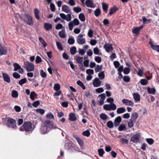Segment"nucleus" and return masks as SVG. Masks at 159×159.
Instances as JSON below:
<instances>
[{
	"mask_svg": "<svg viewBox=\"0 0 159 159\" xmlns=\"http://www.w3.org/2000/svg\"><path fill=\"white\" fill-rule=\"evenodd\" d=\"M59 36L62 38H64L66 37V35L65 34L64 30H62L59 31Z\"/></svg>",
	"mask_w": 159,
	"mask_h": 159,
	"instance_id": "obj_41",
	"label": "nucleus"
},
{
	"mask_svg": "<svg viewBox=\"0 0 159 159\" xmlns=\"http://www.w3.org/2000/svg\"><path fill=\"white\" fill-rule=\"evenodd\" d=\"M98 77L100 80H103L105 78V74L103 71L99 72L98 74Z\"/></svg>",
	"mask_w": 159,
	"mask_h": 159,
	"instance_id": "obj_36",
	"label": "nucleus"
},
{
	"mask_svg": "<svg viewBox=\"0 0 159 159\" xmlns=\"http://www.w3.org/2000/svg\"><path fill=\"white\" fill-rule=\"evenodd\" d=\"M36 96V93L34 91L32 92L30 94V98L32 100H34L35 99V97Z\"/></svg>",
	"mask_w": 159,
	"mask_h": 159,
	"instance_id": "obj_33",
	"label": "nucleus"
},
{
	"mask_svg": "<svg viewBox=\"0 0 159 159\" xmlns=\"http://www.w3.org/2000/svg\"><path fill=\"white\" fill-rule=\"evenodd\" d=\"M93 85L94 87H97L101 85V82L99 78H96L93 80Z\"/></svg>",
	"mask_w": 159,
	"mask_h": 159,
	"instance_id": "obj_12",
	"label": "nucleus"
},
{
	"mask_svg": "<svg viewBox=\"0 0 159 159\" xmlns=\"http://www.w3.org/2000/svg\"><path fill=\"white\" fill-rule=\"evenodd\" d=\"M98 154L100 157H103L105 152L102 148L99 149L98 150Z\"/></svg>",
	"mask_w": 159,
	"mask_h": 159,
	"instance_id": "obj_39",
	"label": "nucleus"
},
{
	"mask_svg": "<svg viewBox=\"0 0 159 159\" xmlns=\"http://www.w3.org/2000/svg\"><path fill=\"white\" fill-rule=\"evenodd\" d=\"M7 50L5 47H2L0 44V56L3 55H5L7 53Z\"/></svg>",
	"mask_w": 159,
	"mask_h": 159,
	"instance_id": "obj_18",
	"label": "nucleus"
},
{
	"mask_svg": "<svg viewBox=\"0 0 159 159\" xmlns=\"http://www.w3.org/2000/svg\"><path fill=\"white\" fill-rule=\"evenodd\" d=\"M118 129L120 131H126L127 129L126 128V125L124 124H121L119 126Z\"/></svg>",
	"mask_w": 159,
	"mask_h": 159,
	"instance_id": "obj_25",
	"label": "nucleus"
},
{
	"mask_svg": "<svg viewBox=\"0 0 159 159\" xmlns=\"http://www.w3.org/2000/svg\"><path fill=\"white\" fill-rule=\"evenodd\" d=\"M125 111V109L122 107L118 108L116 110L117 113L119 114L122 113Z\"/></svg>",
	"mask_w": 159,
	"mask_h": 159,
	"instance_id": "obj_28",
	"label": "nucleus"
},
{
	"mask_svg": "<svg viewBox=\"0 0 159 159\" xmlns=\"http://www.w3.org/2000/svg\"><path fill=\"white\" fill-rule=\"evenodd\" d=\"M147 91L149 93L152 94H154L156 92V90L154 88H147Z\"/></svg>",
	"mask_w": 159,
	"mask_h": 159,
	"instance_id": "obj_30",
	"label": "nucleus"
},
{
	"mask_svg": "<svg viewBox=\"0 0 159 159\" xmlns=\"http://www.w3.org/2000/svg\"><path fill=\"white\" fill-rule=\"evenodd\" d=\"M40 75L43 78H45L47 76L46 73L42 70H41L40 71Z\"/></svg>",
	"mask_w": 159,
	"mask_h": 159,
	"instance_id": "obj_51",
	"label": "nucleus"
},
{
	"mask_svg": "<svg viewBox=\"0 0 159 159\" xmlns=\"http://www.w3.org/2000/svg\"><path fill=\"white\" fill-rule=\"evenodd\" d=\"M100 117L102 120H106L107 116L105 114L102 113L100 115Z\"/></svg>",
	"mask_w": 159,
	"mask_h": 159,
	"instance_id": "obj_59",
	"label": "nucleus"
},
{
	"mask_svg": "<svg viewBox=\"0 0 159 159\" xmlns=\"http://www.w3.org/2000/svg\"><path fill=\"white\" fill-rule=\"evenodd\" d=\"M82 134L84 136L88 137L90 135V133L89 131L87 130L83 132L82 133Z\"/></svg>",
	"mask_w": 159,
	"mask_h": 159,
	"instance_id": "obj_56",
	"label": "nucleus"
},
{
	"mask_svg": "<svg viewBox=\"0 0 159 159\" xmlns=\"http://www.w3.org/2000/svg\"><path fill=\"white\" fill-rule=\"evenodd\" d=\"M103 108L107 111L115 110L116 109V105L113 103H111L109 104H105L103 106Z\"/></svg>",
	"mask_w": 159,
	"mask_h": 159,
	"instance_id": "obj_5",
	"label": "nucleus"
},
{
	"mask_svg": "<svg viewBox=\"0 0 159 159\" xmlns=\"http://www.w3.org/2000/svg\"><path fill=\"white\" fill-rule=\"evenodd\" d=\"M20 129L21 131H23L24 129L27 132L31 131L33 129H32L31 122H25L23 125V127H21Z\"/></svg>",
	"mask_w": 159,
	"mask_h": 159,
	"instance_id": "obj_3",
	"label": "nucleus"
},
{
	"mask_svg": "<svg viewBox=\"0 0 159 159\" xmlns=\"http://www.w3.org/2000/svg\"><path fill=\"white\" fill-rule=\"evenodd\" d=\"M61 9L62 11L67 13H70L71 11L70 7L66 5H63Z\"/></svg>",
	"mask_w": 159,
	"mask_h": 159,
	"instance_id": "obj_13",
	"label": "nucleus"
},
{
	"mask_svg": "<svg viewBox=\"0 0 159 159\" xmlns=\"http://www.w3.org/2000/svg\"><path fill=\"white\" fill-rule=\"evenodd\" d=\"M83 35L81 34H79L77 37L76 41L77 43L80 45H82L86 43L85 39L83 38Z\"/></svg>",
	"mask_w": 159,
	"mask_h": 159,
	"instance_id": "obj_9",
	"label": "nucleus"
},
{
	"mask_svg": "<svg viewBox=\"0 0 159 159\" xmlns=\"http://www.w3.org/2000/svg\"><path fill=\"white\" fill-rule=\"evenodd\" d=\"M102 7L103 8V9L104 12L105 13H107V10L108 9V6L105 3L102 2Z\"/></svg>",
	"mask_w": 159,
	"mask_h": 159,
	"instance_id": "obj_31",
	"label": "nucleus"
},
{
	"mask_svg": "<svg viewBox=\"0 0 159 159\" xmlns=\"http://www.w3.org/2000/svg\"><path fill=\"white\" fill-rule=\"evenodd\" d=\"M143 69H139L137 72V74L140 77H142L143 75Z\"/></svg>",
	"mask_w": 159,
	"mask_h": 159,
	"instance_id": "obj_63",
	"label": "nucleus"
},
{
	"mask_svg": "<svg viewBox=\"0 0 159 159\" xmlns=\"http://www.w3.org/2000/svg\"><path fill=\"white\" fill-rule=\"evenodd\" d=\"M122 102L124 104L127 106L132 107L134 105V103L132 100H130L127 99H123Z\"/></svg>",
	"mask_w": 159,
	"mask_h": 159,
	"instance_id": "obj_10",
	"label": "nucleus"
},
{
	"mask_svg": "<svg viewBox=\"0 0 159 159\" xmlns=\"http://www.w3.org/2000/svg\"><path fill=\"white\" fill-rule=\"evenodd\" d=\"M133 96L135 102H137L140 101V95L138 93H134Z\"/></svg>",
	"mask_w": 159,
	"mask_h": 159,
	"instance_id": "obj_22",
	"label": "nucleus"
},
{
	"mask_svg": "<svg viewBox=\"0 0 159 159\" xmlns=\"http://www.w3.org/2000/svg\"><path fill=\"white\" fill-rule=\"evenodd\" d=\"M99 97H101L100 100H104L106 98V95L104 93L99 95L98 96Z\"/></svg>",
	"mask_w": 159,
	"mask_h": 159,
	"instance_id": "obj_60",
	"label": "nucleus"
},
{
	"mask_svg": "<svg viewBox=\"0 0 159 159\" xmlns=\"http://www.w3.org/2000/svg\"><path fill=\"white\" fill-rule=\"evenodd\" d=\"M143 25H141L139 27L134 28L132 29V32L133 34L138 35L139 31L143 29Z\"/></svg>",
	"mask_w": 159,
	"mask_h": 159,
	"instance_id": "obj_14",
	"label": "nucleus"
},
{
	"mask_svg": "<svg viewBox=\"0 0 159 159\" xmlns=\"http://www.w3.org/2000/svg\"><path fill=\"white\" fill-rule=\"evenodd\" d=\"M60 16L62 19L66 20L67 21H70L71 19V15L70 14L66 15L64 13H61L60 14Z\"/></svg>",
	"mask_w": 159,
	"mask_h": 159,
	"instance_id": "obj_11",
	"label": "nucleus"
},
{
	"mask_svg": "<svg viewBox=\"0 0 159 159\" xmlns=\"http://www.w3.org/2000/svg\"><path fill=\"white\" fill-rule=\"evenodd\" d=\"M13 66L14 67V70L15 71H17L19 69H20L21 67V66L16 63H14Z\"/></svg>",
	"mask_w": 159,
	"mask_h": 159,
	"instance_id": "obj_35",
	"label": "nucleus"
},
{
	"mask_svg": "<svg viewBox=\"0 0 159 159\" xmlns=\"http://www.w3.org/2000/svg\"><path fill=\"white\" fill-rule=\"evenodd\" d=\"M104 48L105 49L106 52H109L113 50V48L112 44H106L104 45Z\"/></svg>",
	"mask_w": 159,
	"mask_h": 159,
	"instance_id": "obj_15",
	"label": "nucleus"
},
{
	"mask_svg": "<svg viewBox=\"0 0 159 159\" xmlns=\"http://www.w3.org/2000/svg\"><path fill=\"white\" fill-rule=\"evenodd\" d=\"M27 81V79L25 78H23L20 80L19 82V84L20 85H22V84L25 83Z\"/></svg>",
	"mask_w": 159,
	"mask_h": 159,
	"instance_id": "obj_49",
	"label": "nucleus"
},
{
	"mask_svg": "<svg viewBox=\"0 0 159 159\" xmlns=\"http://www.w3.org/2000/svg\"><path fill=\"white\" fill-rule=\"evenodd\" d=\"M80 22L79 20L76 18L74 19L73 20L70 22L68 24L69 30L70 31L72 30L74 26L78 25L79 24Z\"/></svg>",
	"mask_w": 159,
	"mask_h": 159,
	"instance_id": "obj_4",
	"label": "nucleus"
},
{
	"mask_svg": "<svg viewBox=\"0 0 159 159\" xmlns=\"http://www.w3.org/2000/svg\"><path fill=\"white\" fill-rule=\"evenodd\" d=\"M25 65L27 71H33L34 70V65L33 63L27 61L25 63Z\"/></svg>",
	"mask_w": 159,
	"mask_h": 159,
	"instance_id": "obj_8",
	"label": "nucleus"
},
{
	"mask_svg": "<svg viewBox=\"0 0 159 159\" xmlns=\"http://www.w3.org/2000/svg\"><path fill=\"white\" fill-rule=\"evenodd\" d=\"M11 96L14 98H16L18 96L17 91L16 90H13L11 93Z\"/></svg>",
	"mask_w": 159,
	"mask_h": 159,
	"instance_id": "obj_34",
	"label": "nucleus"
},
{
	"mask_svg": "<svg viewBox=\"0 0 159 159\" xmlns=\"http://www.w3.org/2000/svg\"><path fill=\"white\" fill-rule=\"evenodd\" d=\"M39 40L43 44L44 47H46L47 46L46 43H45L44 39L42 37H39Z\"/></svg>",
	"mask_w": 159,
	"mask_h": 159,
	"instance_id": "obj_58",
	"label": "nucleus"
},
{
	"mask_svg": "<svg viewBox=\"0 0 159 159\" xmlns=\"http://www.w3.org/2000/svg\"><path fill=\"white\" fill-rule=\"evenodd\" d=\"M78 52L80 54L83 56L84 54L86 52V50L83 49H79Z\"/></svg>",
	"mask_w": 159,
	"mask_h": 159,
	"instance_id": "obj_57",
	"label": "nucleus"
},
{
	"mask_svg": "<svg viewBox=\"0 0 159 159\" xmlns=\"http://www.w3.org/2000/svg\"><path fill=\"white\" fill-rule=\"evenodd\" d=\"M2 76L4 81L5 82L8 83H9L10 82L11 80L8 75L5 73H3Z\"/></svg>",
	"mask_w": 159,
	"mask_h": 159,
	"instance_id": "obj_21",
	"label": "nucleus"
},
{
	"mask_svg": "<svg viewBox=\"0 0 159 159\" xmlns=\"http://www.w3.org/2000/svg\"><path fill=\"white\" fill-rule=\"evenodd\" d=\"M73 137L77 140L78 143L80 146L81 147L82 146L83 144V140L77 135H73Z\"/></svg>",
	"mask_w": 159,
	"mask_h": 159,
	"instance_id": "obj_20",
	"label": "nucleus"
},
{
	"mask_svg": "<svg viewBox=\"0 0 159 159\" xmlns=\"http://www.w3.org/2000/svg\"><path fill=\"white\" fill-rule=\"evenodd\" d=\"M93 52L96 55H100V50L98 47H96L93 49Z\"/></svg>",
	"mask_w": 159,
	"mask_h": 159,
	"instance_id": "obj_53",
	"label": "nucleus"
},
{
	"mask_svg": "<svg viewBox=\"0 0 159 159\" xmlns=\"http://www.w3.org/2000/svg\"><path fill=\"white\" fill-rule=\"evenodd\" d=\"M73 10L76 13H79L81 11V8L80 7H75L73 8Z\"/></svg>",
	"mask_w": 159,
	"mask_h": 159,
	"instance_id": "obj_52",
	"label": "nucleus"
},
{
	"mask_svg": "<svg viewBox=\"0 0 159 159\" xmlns=\"http://www.w3.org/2000/svg\"><path fill=\"white\" fill-rule=\"evenodd\" d=\"M149 44L150 45L151 48L156 51L159 52V45H155L153 43L152 41H150L149 42Z\"/></svg>",
	"mask_w": 159,
	"mask_h": 159,
	"instance_id": "obj_16",
	"label": "nucleus"
},
{
	"mask_svg": "<svg viewBox=\"0 0 159 159\" xmlns=\"http://www.w3.org/2000/svg\"><path fill=\"white\" fill-rule=\"evenodd\" d=\"M107 125L108 128H111L113 127V124L111 121H109L107 122Z\"/></svg>",
	"mask_w": 159,
	"mask_h": 159,
	"instance_id": "obj_55",
	"label": "nucleus"
},
{
	"mask_svg": "<svg viewBox=\"0 0 159 159\" xmlns=\"http://www.w3.org/2000/svg\"><path fill=\"white\" fill-rule=\"evenodd\" d=\"M140 135L139 133H137L134 134L130 139V141L134 143H139L140 141Z\"/></svg>",
	"mask_w": 159,
	"mask_h": 159,
	"instance_id": "obj_6",
	"label": "nucleus"
},
{
	"mask_svg": "<svg viewBox=\"0 0 159 159\" xmlns=\"http://www.w3.org/2000/svg\"><path fill=\"white\" fill-rule=\"evenodd\" d=\"M46 117L48 119H54L53 115L51 113H49L46 115Z\"/></svg>",
	"mask_w": 159,
	"mask_h": 159,
	"instance_id": "obj_44",
	"label": "nucleus"
},
{
	"mask_svg": "<svg viewBox=\"0 0 159 159\" xmlns=\"http://www.w3.org/2000/svg\"><path fill=\"white\" fill-rule=\"evenodd\" d=\"M146 140L147 142L150 145L152 144L154 142L153 140L151 138H147Z\"/></svg>",
	"mask_w": 159,
	"mask_h": 159,
	"instance_id": "obj_54",
	"label": "nucleus"
},
{
	"mask_svg": "<svg viewBox=\"0 0 159 159\" xmlns=\"http://www.w3.org/2000/svg\"><path fill=\"white\" fill-rule=\"evenodd\" d=\"M20 18L25 23L30 25H33L34 21L32 17L28 13L19 15Z\"/></svg>",
	"mask_w": 159,
	"mask_h": 159,
	"instance_id": "obj_2",
	"label": "nucleus"
},
{
	"mask_svg": "<svg viewBox=\"0 0 159 159\" xmlns=\"http://www.w3.org/2000/svg\"><path fill=\"white\" fill-rule=\"evenodd\" d=\"M87 74L89 75H92L93 74V70L91 69H88L86 70V71Z\"/></svg>",
	"mask_w": 159,
	"mask_h": 159,
	"instance_id": "obj_61",
	"label": "nucleus"
},
{
	"mask_svg": "<svg viewBox=\"0 0 159 159\" xmlns=\"http://www.w3.org/2000/svg\"><path fill=\"white\" fill-rule=\"evenodd\" d=\"M102 65L99 66L98 65L96 66L95 69V70L96 72H98L102 70Z\"/></svg>",
	"mask_w": 159,
	"mask_h": 159,
	"instance_id": "obj_45",
	"label": "nucleus"
},
{
	"mask_svg": "<svg viewBox=\"0 0 159 159\" xmlns=\"http://www.w3.org/2000/svg\"><path fill=\"white\" fill-rule=\"evenodd\" d=\"M57 127L54 125L52 122L49 120H45L44 123V125L41 128L40 131L42 134H45L48 132L51 129H56Z\"/></svg>",
	"mask_w": 159,
	"mask_h": 159,
	"instance_id": "obj_1",
	"label": "nucleus"
},
{
	"mask_svg": "<svg viewBox=\"0 0 159 159\" xmlns=\"http://www.w3.org/2000/svg\"><path fill=\"white\" fill-rule=\"evenodd\" d=\"M121 121V118L120 116H118L117 117L115 120L114 122V125L115 126H118Z\"/></svg>",
	"mask_w": 159,
	"mask_h": 159,
	"instance_id": "obj_19",
	"label": "nucleus"
},
{
	"mask_svg": "<svg viewBox=\"0 0 159 159\" xmlns=\"http://www.w3.org/2000/svg\"><path fill=\"white\" fill-rule=\"evenodd\" d=\"M34 13L35 17L38 20H39L40 19L39 16V9L37 8H35L34 9Z\"/></svg>",
	"mask_w": 159,
	"mask_h": 159,
	"instance_id": "obj_24",
	"label": "nucleus"
},
{
	"mask_svg": "<svg viewBox=\"0 0 159 159\" xmlns=\"http://www.w3.org/2000/svg\"><path fill=\"white\" fill-rule=\"evenodd\" d=\"M104 89L101 87L99 88L96 89V93H100L103 92Z\"/></svg>",
	"mask_w": 159,
	"mask_h": 159,
	"instance_id": "obj_64",
	"label": "nucleus"
},
{
	"mask_svg": "<svg viewBox=\"0 0 159 159\" xmlns=\"http://www.w3.org/2000/svg\"><path fill=\"white\" fill-rule=\"evenodd\" d=\"M101 13V10L99 8L96 9L94 12L95 15L96 17H98Z\"/></svg>",
	"mask_w": 159,
	"mask_h": 159,
	"instance_id": "obj_38",
	"label": "nucleus"
},
{
	"mask_svg": "<svg viewBox=\"0 0 159 159\" xmlns=\"http://www.w3.org/2000/svg\"><path fill=\"white\" fill-rule=\"evenodd\" d=\"M83 57L79 56L77 57L76 58V61L79 64H82L83 62Z\"/></svg>",
	"mask_w": 159,
	"mask_h": 159,
	"instance_id": "obj_43",
	"label": "nucleus"
},
{
	"mask_svg": "<svg viewBox=\"0 0 159 159\" xmlns=\"http://www.w3.org/2000/svg\"><path fill=\"white\" fill-rule=\"evenodd\" d=\"M79 18L82 21L84 22L85 20V16L82 13H81L79 14Z\"/></svg>",
	"mask_w": 159,
	"mask_h": 159,
	"instance_id": "obj_40",
	"label": "nucleus"
},
{
	"mask_svg": "<svg viewBox=\"0 0 159 159\" xmlns=\"http://www.w3.org/2000/svg\"><path fill=\"white\" fill-rule=\"evenodd\" d=\"M140 82L141 84L143 85H145L148 83V81L145 79H142L140 80Z\"/></svg>",
	"mask_w": 159,
	"mask_h": 159,
	"instance_id": "obj_46",
	"label": "nucleus"
},
{
	"mask_svg": "<svg viewBox=\"0 0 159 159\" xmlns=\"http://www.w3.org/2000/svg\"><path fill=\"white\" fill-rule=\"evenodd\" d=\"M77 84L80 86L83 90L85 89V87L83 83L80 81L78 80L77 82Z\"/></svg>",
	"mask_w": 159,
	"mask_h": 159,
	"instance_id": "obj_42",
	"label": "nucleus"
},
{
	"mask_svg": "<svg viewBox=\"0 0 159 159\" xmlns=\"http://www.w3.org/2000/svg\"><path fill=\"white\" fill-rule=\"evenodd\" d=\"M135 123V122L130 119L129 121L128 122V126L129 128H131L134 126Z\"/></svg>",
	"mask_w": 159,
	"mask_h": 159,
	"instance_id": "obj_32",
	"label": "nucleus"
},
{
	"mask_svg": "<svg viewBox=\"0 0 159 159\" xmlns=\"http://www.w3.org/2000/svg\"><path fill=\"white\" fill-rule=\"evenodd\" d=\"M68 3L72 6H74L75 5V2L74 0H69Z\"/></svg>",
	"mask_w": 159,
	"mask_h": 159,
	"instance_id": "obj_62",
	"label": "nucleus"
},
{
	"mask_svg": "<svg viewBox=\"0 0 159 159\" xmlns=\"http://www.w3.org/2000/svg\"><path fill=\"white\" fill-rule=\"evenodd\" d=\"M92 95L89 91L85 92L84 94L83 95L84 98L86 99L87 98H90Z\"/></svg>",
	"mask_w": 159,
	"mask_h": 159,
	"instance_id": "obj_26",
	"label": "nucleus"
},
{
	"mask_svg": "<svg viewBox=\"0 0 159 159\" xmlns=\"http://www.w3.org/2000/svg\"><path fill=\"white\" fill-rule=\"evenodd\" d=\"M16 124L15 120L12 118H9L7 120V125L9 127L15 128L16 127Z\"/></svg>",
	"mask_w": 159,
	"mask_h": 159,
	"instance_id": "obj_7",
	"label": "nucleus"
},
{
	"mask_svg": "<svg viewBox=\"0 0 159 159\" xmlns=\"http://www.w3.org/2000/svg\"><path fill=\"white\" fill-rule=\"evenodd\" d=\"M138 117V114L136 112L133 113L131 116V118L130 120L135 122L136 120Z\"/></svg>",
	"mask_w": 159,
	"mask_h": 159,
	"instance_id": "obj_23",
	"label": "nucleus"
},
{
	"mask_svg": "<svg viewBox=\"0 0 159 159\" xmlns=\"http://www.w3.org/2000/svg\"><path fill=\"white\" fill-rule=\"evenodd\" d=\"M75 39L73 37L70 38L68 40V43L70 44H73L75 43Z\"/></svg>",
	"mask_w": 159,
	"mask_h": 159,
	"instance_id": "obj_48",
	"label": "nucleus"
},
{
	"mask_svg": "<svg viewBox=\"0 0 159 159\" xmlns=\"http://www.w3.org/2000/svg\"><path fill=\"white\" fill-rule=\"evenodd\" d=\"M117 10V8L116 7H113L111 8L110 12L109 13V15H111L116 12Z\"/></svg>",
	"mask_w": 159,
	"mask_h": 159,
	"instance_id": "obj_37",
	"label": "nucleus"
},
{
	"mask_svg": "<svg viewBox=\"0 0 159 159\" xmlns=\"http://www.w3.org/2000/svg\"><path fill=\"white\" fill-rule=\"evenodd\" d=\"M76 48L75 47H73L70 49V53L73 55L75 54L76 52Z\"/></svg>",
	"mask_w": 159,
	"mask_h": 159,
	"instance_id": "obj_50",
	"label": "nucleus"
},
{
	"mask_svg": "<svg viewBox=\"0 0 159 159\" xmlns=\"http://www.w3.org/2000/svg\"><path fill=\"white\" fill-rule=\"evenodd\" d=\"M85 4L87 7L90 8H94L95 6L94 3L92 0H86L85 2Z\"/></svg>",
	"mask_w": 159,
	"mask_h": 159,
	"instance_id": "obj_17",
	"label": "nucleus"
},
{
	"mask_svg": "<svg viewBox=\"0 0 159 159\" xmlns=\"http://www.w3.org/2000/svg\"><path fill=\"white\" fill-rule=\"evenodd\" d=\"M60 86L58 84H54V89L56 91H59L60 90Z\"/></svg>",
	"mask_w": 159,
	"mask_h": 159,
	"instance_id": "obj_47",
	"label": "nucleus"
},
{
	"mask_svg": "<svg viewBox=\"0 0 159 159\" xmlns=\"http://www.w3.org/2000/svg\"><path fill=\"white\" fill-rule=\"evenodd\" d=\"M44 27L46 30H48L52 29V26L50 24L45 23L44 24Z\"/></svg>",
	"mask_w": 159,
	"mask_h": 159,
	"instance_id": "obj_29",
	"label": "nucleus"
},
{
	"mask_svg": "<svg viewBox=\"0 0 159 159\" xmlns=\"http://www.w3.org/2000/svg\"><path fill=\"white\" fill-rule=\"evenodd\" d=\"M69 120L72 121H75L76 120V117L75 114L73 113H71L69 114Z\"/></svg>",
	"mask_w": 159,
	"mask_h": 159,
	"instance_id": "obj_27",
	"label": "nucleus"
}]
</instances>
